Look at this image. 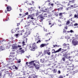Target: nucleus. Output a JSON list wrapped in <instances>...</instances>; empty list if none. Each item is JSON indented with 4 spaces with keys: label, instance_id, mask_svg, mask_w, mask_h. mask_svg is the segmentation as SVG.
<instances>
[{
    "label": "nucleus",
    "instance_id": "obj_1",
    "mask_svg": "<svg viewBox=\"0 0 78 78\" xmlns=\"http://www.w3.org/2000/svg\"><path fill=\"white\" fill-rule=\"evenodd\" d=\"M28 48L31 51H34L36 48H38V47L36 43H34L32 44V46L31 45L29 44L28 46Z\"/></svg>",
    "mask_w": 78,
    "mask_h": 78
},
{
    "label": "nucleus",
    "instance_id": "obj_2",
    "mask_svg": "<svg viewBox=\"0 0 78 78\" xmlns=\"http://www.w3.org/2000/svg\"><path fill=\"white\" fill-rule=\"evenodd\" d=\"M67 52H68V51H67L66 52H64L63 54V56L64 57L62 58V60L64 62H65V61H66V59H69L70 58V56H67V55H70V53H67Z\"/></svg>",
    "mask_w": 78,
    "mask_h": 78
},
{
    "label": "nucleus",
    "instance_id": "obj_3",
    "mask_svg": "<svg viewBox=\"0 0 78 78\" xmlns=\"http://www.w3.org/2000/svg\"><path fill=\"white\" fill-rule=\"evenodd\" d=\"M63 45H64V46H65V47H67V49H62V51L61 52V53L65 52V51H66L67 50H70V47L69 46V45L68 44H63Z\"/></svg>",
    "mask_w": 78,
    "mask_h": 78
},
{
    "label": "nucleus",
    "instance_id": "obj_4",
    "mask_svg": "<svg viewBox=\"0 0 78 78\" xmlns=\"http://www.w3.org/2000/svg\"><path fill=\"white\" fill-rule=\"evenodd\" d=\"M64 62V64L66 65V66H69L70 65V64H71V62L72 61L70 59H68L66 61H65Z\"/></svg>",
    "mask_w": 78,
    "mask_h": 78
},
{
    "label": "nucleus",
    "instance_id": "obj_5",
    "mask_svg": "<svg viewBox=\"0 0 78 78\" xmlns=\"http://www.w3.org/2000/svg\"><path fill=\"white\" fill-rule=\"evenodd\" d=\"M50 48H49L48 50H45L44 51V54H48V55H50L51 52H50Z\"/></svg>",
    "mask_w": 78,
    "mask_h": 78
},
{
    "label": "nucleus",
    "instance_id": "obj_6",
    "mask_svg": "<svg viewBox=\"0 0 78 78\" xmlns=\"http://www.w3.org/2000/svg\"><path fill=\"white\" fill-rule=\"evenodd\" d=\"M72 43L73 45L74 46H76L77 45H78V41L74 40L72 41Z\"/></svg>",
    "mask_w": 78,
    "mask_h": 78
},
{
    "label": "nucleus",
    "instance_id": "obj_7",
    "mask_svg": "<svg viewBox=\"0 0 78 78\" xmlns=\"http://www.w3.org/2000/svg\"><path fill=\"white\" fill-rule=\"evenodd\" d=\"M31 32L30 31V30H27L26 32L25 33V36H28V35H30Z\"/></svg>",
    "mask_w": 78,
    "mask_h": 78
},
{
    "label": "nucleus",
    "instance_id": "obj_8",
    "mask_svg": "<svg viewBox=\"0 0 78 78\" xmlns=\"http://www.w3.org/2000/svg\"><path fill=\"white\" fill-rule=\"evenodd\" d=\"M7 10H5V13H7V12H8V11H11V7L10 6H7Z\"/></svg>",
    "mask_w": 78,
    "mask_h": 78
},
{
    "label": "nucleus",
    "instance_id": "obj_9",
    "mask_svg": "<svg viewBox=\"0 0 78 78\" xmlns=\"http://www.w3.org/2000/svg\"><path fill=\"white\" fill-rule=\"evenodd\" d=\"M15 55V53L14 52H12L10 53V56H9V58H14V57Z\"/></svg>",
    "mask_w": 78,
    "mask_h": 78
},
{
    "label": "nucleus",
    "instance_id": "obj_10",
    "mask_svg": "<svg viewBox=\"0 0 78 78\" xmlns=\"http://www.w3.org/2000/svg\"><path fill=\"white\" fill-rule=\"evenodd\" d=\"M70 6H71L69 8H72V9L73 8H76V7H77V5L76 4H74V5H71Z\"/></svg>",
    "mask_w": 78,
    "mask_h": 78
},
{
    "label": "nucleus",
    "instance_id": "obj_11",
    "mask_svg": "<svg viewBox=\"0 0 78 78\" xmlns=\"http://www.w3.org/2000/svg\"><path fill=\"white\" fill-rule=\"evenodd\" d=\"M14 58L12 57H10V58H9V62H12V61H14Z\"/></svg>",
    "mask_w": 78,
    "mask_h": 78
},
{
    "label": "nucleus",
    "instance_id": "obj_12",
    "mask_svg": "<svg viewBox=\"0 0 78 78\" xmlns=\"http://www.w3.org/2000/svg\"><path fill=\"white\" fill-rule=\"evenodd\" d=\"M61 50H62V48H60L57 50L55 51V52H52V53H58V52H59V51H61Z\"/></svg>",
    "mask_w": 78,
    "mask_h": 78
},
{
    "label": "nucleus",
    "instance_id": "obj_13",
    "mask_svg": "<svg viewBox=\"0 0 78 78\" xmlns=\"http://www.w3.org/2000/svg\"><path fill=\"white\" fill-rule=\"evenodd\" d=\"M30 24H28V25H26L25 26V28L27 29V30H30Z\"/></svg>",
    "mask_w": 78,
    "mask_h": 78
},
{
    "label": "nucleus",
    "instance_id": "obj_14",
    "mask_svg": "<svg viewBox=\"0 0 78 78\" xmlns=\"http://www.w3.org/2000/svg\"><path fill=\"white\" fill-rule=\"evenodd\" d=\"M46 45H47V44H42L40 45V47L41 48H42V47H44L45 46H46Z\"/></svg>",
    "mask_w": 78,
    "mask_h": 78
},
{
    "label": "nucleus",
    "instance_id": "obj_15",
    "mask_svg": "<svg viewBox=\"0 0 78 78\" xmlns=\"http://www.w3.org/2000/svg\"><path fill=\"white\" fill-rule=\"evenodd\" d=\"M69 71H67V72H69V73H71L72 74H73V71H72V70H73V68H72V69H69Z\"/></svg>",
    "mask_w": 78,
    "mask_h": 78
},
{
    "label": "nucleus",
    "instance_id": "obj_16",
    "mask_svg": "<svg viewBox=\"0 0 78 78\" xmlns=\"http://www.w3.org/2000/svg\"><path fill=\"white\" fill-rule=\"evenodd\" d=\"M34 8H35V7L34 6L33 7H31L30 8H28V10L29 11H33V9Z\"/></svg>",
    "mask_w": 78,
    "mask_h": 78
},
{
    "label": "nucleus",
    "instance_id": "obj_17",
    "mask_svg": "<svg viewBox=\"0 0 78 78\" xmlns=\"http://www.w3.org/2000/svg\"><path fill=\"white\" fill-rule=\"evenodd\" d=\"M35 61H31L30 62H29V64L30 65H33V63Z\"/></svg>",
    "mask_w": 78,
    "mask_h": 78
},
{
    "label": "nucleus",
    "instance_id": "obj_18",
    "mask_svg": "<svg viewBox=\"0 0 78 78\" xmlns=\"http://www.w3.org/2000/svg\"><path fill=\"white\" fill-rule=\"evenodd\" d=\"M33 65L34 66H35V67H37L40 66V65H38L37 64H36L34 63H33Z\"/></svg>",
    "mask_w": 78,
    "mask_h": 78
},
{
    "label": "nucleus",
    "instance_id": "obj_19",
    "mask_svg": "<svg viewBox=\"0 0 78 78\" xmlns=\"http://www.w3.org/2000/svg\"><path fill=\"white\" fill-rule=\"evenodd\" d=\"M17 46H13L12 47V49H17Z\"/></svg>",
    "mask_w": 78,
    "mask_h": 78
},
{
    "label": "nucleus",
    "instance_id": "obj_20",
    "mask_svg": "<svg viewBox=\"0 0 78 78\" xmlns=\"http://www.w3.org/2000/svg\"><path fill=\"white\" fill-rule=\"evenodd\" d=\"M69 24H70V21H67L66 23V25H69Z\"/></svg>",
    "mask_w": 78,
    "mask_h": 78
},
{
    "label": "nucleus",
    "instance_id": "obj_21",
    "mask_svg": "<svg viewBox=\"0 0 78 78\" xmlns=\"http://www.w3.org/2000/svg\"><path fill=\"white\" fill-rule=\"evenodd\" d=\"M60 19H64V20H66V18H64V16H60Z\"/></svg>",
    "mask_w": 78,
    "mask_h": 78
},
{
    "label": "nucleus",
    "instance_id": "obj_22",
    "mask_svg": "<svg viewBox=\"0 0 78 78\" xmlns=\"http://www.w3.org/2000/svg\"><path fill=\"white\" fill-rule=\"evenodd\" d=\"M58 11H60V10H62V9H63V7H60L58 9H57Z\"/></svg>",
    "mask_w": 78,
    "mask_h": 78
},
{
    "label": "nucleus",
    "instance_id": "obj_23",
    "mask_svg": "<svg viewBox=\"0 0 78 78\" xmlns=\"http://www.w3.org/2000/svg\"><path fill=\"white\" fill-rule=\"evenodd\" d=\"M78 35L75 34L74 35L75 37H73L72 38L73 39V38H76V39H77V38H78Z\"/></svg>",
    "mask_w": 78,
    "mask_h": 78
},
{
    "label": "nucleus",
    "instance_id": "obj_24",
    "mask_svg": "<svg viewBox=\"0 0 78 78\" xmlns=\"http://www.w3.org/2000/svg\"><path fill=\"white\" fill-rule=\"evenodd\" d=\"M53 72V73H56L57 72V69H54Z\"/></svg>",
    "mask_w": 78,
    "mask_h": 78
},
{
    "label": "nucleus",
    "instance_id": "obj_25",
    "mask_svg": "<svg viewBox=\"0 0 78 78\" xmlns=\"http://www.w3.org/2000/svg\"><path fill=\"white\" fill-rule=\"evenodd\" d=\"M40 39L39 38L37 37V38H35V41L36 42H37V41H39Z\"/></svg>",
    "mask_w": 78,
    "mask_h": 78
},
{
    "label": "nucleus",
    "instance_id": "obj_26",
    "mask_svg": "<svg viewBox=\"0 0 78 78\" xmlns=\"http://www.w3.org/2000/svg\"><path fill=\"white\" fill-rule=\"evenodd\" d=\"M43 16L44 17H47V14L44 13L43 14Z\"/></svg>",
    "mask_w": 78,
    "mask_h": 78
},
{
    "label": "nucleus",
    "instance_id": "obj_27",
    "mask_svg": "<svg viewBox=\"0 0 78 78\" xmlns=\"http://www.w3.org/2000/svg\"><path fill=\"white\" fill-rule=\"evenodd\" d=\"M41 40H40V39H39L37 41V44H38V43H41Z\"/></svg>",
    "mask_w": 78,
    "mask_h": 78
},
{
    "label": "nucleus",
    "instance_id": "obj_28",
    "mask_svg": "<svg viewBox=\"0 0 78 78\" xmlns=\"http://www.w3.org/2000/svg\"><path fill=\"white\" fill-rule=\"evenodd\" d=\"M31 15H29L28 16V17H27V19H30V17H31Z\"/></svg>",
    "mask_w": 78,
    "mask_h": 78
},
{
    "label": "nucleus",
    "instance_id": "obj_29",
    "mask_svg": "<svg viewBox=\"0 0 78 78\" xmlns=\"http://www.w3.org/2000/svg\"><path fill=\"white\" fill-rule=\"evenodd\" d=\"M64 14V13H62V12H60L59 13V16H62V14Z\"/></svg>",
    "mask_w": 78,
    "mask_h": 78
},
{
    "label": "nucleus",
    "instance_id": "obj_30",
    "mask_svg": "<svg viewBox=\"0 0 78 78\" xmlns=\"http://www.w3.org/2000/svg\"><path fill=\"white\" fill-rule=\"evenodd\" d=\"M44 15H42L41 16H40V18L41 19H44V17H45L44 16H43Z\"/></svg>",
    "mask_w": 78,
    "mask_h": 78
},
{
    "label": "nucleus",
    "instance_id": "obj_31",
    "mask_svg": "<svg viewBox=\"0 0 78 78\" xmlns=\"http://www.w3.org/2000/svg\"><path fill=\"white\" fill-rule=\"evenodd\" d=\"M51 71V69L49 68L48 69V72H50Z\"/></svg>",
    "mask_w": 78,
    "mask_h": 78
},
{
    "label": "nucleus",
    "instance_id": "obj_32",
    "mask_svg": "<svg viewBox=\"0 0 78 78\" xmlns=\"http://www.w3.org/2000/svg\"><path fill=\"white\" fill-rule=\"evenodd\" d=\"M75 0H73L72 1H69V3H70L71 2L72 3H74V2H75Z\"/></svg>",
    "mask_w": 78,
    "mask_h": 78
},
{
    "label": "nucleus",
    "instance_id": "obj_33",
    "mask_svg": "<svg viewBox=\"0 0 78 78\" xmlns=\"http://www.w3.org/2000/svg\"><path fill=\"white\" fill-rule=\"evenodd\" d=\"M20 33L19 34V35H22V34H23V33H22V32L21 31H20L19 32Z\"/></svg>",
    "mask_w": 78,
    "mask_h": 78
},
{
    "label": "nucleus",
    "instance_id": "obj_34",
    "mask_svg": "<svg viewBox=\"0 0 78 78\" xmlns=\"http://www.w3.org/2000/svg\"><path fill=\"white\" fill-rule=\"evenodd\" d=\"M67 32V33H73V31L72 30H71L70 31H68Z\"/></svg>",
    "mask_w": 78,
    "mask_h": 78
},
{
    "label": "nucleus",
    "instance_id": "obj_35",
    "mask_svg": "<svg viewBox=\"0 0 78 78\" xmlns=\"http://www.w3.org/2000/svg\"><path fill=\"white\" fill-rule=\"evenodd\" d=\"M23 34H24V33L25 32V30L24 29H23L22 30H21Z\"/></svg>",
    "mask_w": 78,
    "mask_h": 78
},
{
    "label": "nucleus",
    "instance_id": "obj_36",
    "mask_svg": "<svg viewBox=\"0 0 78 78\" xmlns=\"http://www.w3.org/2000/svg\"><path fill=\"white\" fill-rule=\"evenodd\" d=\"M21 52L22 53H24L25 51H24V50L23 49H22L21 51Z\"/></svg>",
    "mask_w": 78,
    "mask_h": 78
},
{
    "label": "nucleus",
    "instance_id": "obj_37",
    "mask_svg": "<svg viewBox=\"0 0 78 78\" xmlns=\"http://www.w3.org/2000/svg\"><path fill=\"white\" fill-rule=\"evenodd\" d=\"M19 34H15V36L16 37H17V36H19Z\"/></svg>",
    "mask_w": 78,
    "mask_h": 78
},
{
    "label": "nucleus",
    "instance_id": "obj_38",
    "mask_svg": "<svg viewBox=\"0 0 78 78\" xmlns=\"http://www.w3.org/2000/svg\"><path fill=\"white\" fill-rule=\"evenodd\" d=\"M21 62V60L20 59L19 60L17 61L18 63H20Z\"/></svg>",
    "mask_w": 78,
    "mask_h": 78
},
{
    "label": "nucleus",
    "instance_id": "obj_39",
    "mask_svg": "<svg viewBox=\"0 0 78 78\" xmlns=\"http://www.w3.org/2000/svg\"><path fill=\"white\" fill-rule=\"evenodd\" d=\"M29 5H32V6H34V4H33L31 3H29Z\"/></svg>",
    "mask_w": 78,
    "mask_h": 78
},
{
    "label": "nucleus",
    "instance_id": "obj_40",
    "mask_svg": "<svg viewBox=\"0 0 78 78\" xmlns=\"http://www.w3.org/2000/svg\"><path fill=\"white\" fill-rule=\"evenodd\" d=\"M69 9H72V8H70V7H68V8H66V11H68L69 10Z\"/></svg>",
    "mask_w": 78,
    "mask_h": 78
},
{
    "label": "nucleus",
    "instance_id": "obj_41",
    "mask_svg": "<svg viewBox=\"0 0 78 78\" xmlns=\"http://www.w3.org/2000/svg\"><path fill=\"white\" fill-rule=\"evenodd\" d=\"M36 69L37 70H38V69H39V68H40V67H35Z\"/></svg>",
    "mask_w": 78,
    "mask_h": 78
},
{
    "label": "nucleus",
    "instance_id": "obj_42",
    "mask_svg": "<svg viewBox=\"0 0 78 78\" xmlns=\"http://www.w3.org/2000/svg\"><path fill=\"white\" fill-rule=\"evenodd\" d=\"M19 69V68L17 67L16 66H15V69H16V70H17V69Z\"/></svg>",
    "mask_w": 78,
    "mask_h": 78
},
{
    "label": "nucleus",
    "instance_id": "obj_43",
    "mask_svg": "<svg viewBox=\"0 0 78 78\" xmlns=\"http://www.w3.org/2000/svg\"><path fill=\"white\" fill-rule=\"evenodd\" d=\"M48 34H50V33L49 32V33H48V34H45L46 36H48Z\"/></svg>",
    "mask_w": 78,
    "mask_h": 78
},
{
    "label": "nucleus",
    "instance_id": "obj_44",
    "mask_svg": "<svg viewBox=\"0 0 78 78\" xmlns=\"http://www.w3.org/2000/svg\"><path fill=\"white\" fill-rule=\"evenodd\" d=\"M74 17L75 18H78V17H77V15H76V14H75V15H74Z\"/></svg>",
    "mask_w": 78,
    "mask_h": 78
},
{
    "label": "nucleus",
    "instance_id": "obj_45",
    "mask_svg": "<svg viewBox=\"0 0 78 78\" xmlns=\"http://www.w3.org/2000/svg\"><path fill=\"white\" fill-rule=\"evenodd\" d=\"M30 18L31 19H34V18H33V16H32V15H31Z\"/></svg>",
    "mask_w": 78,
    "mask_h": 78
},
{
    "label": "nucleus",
    "instance_id": "obj_46",
    "mask_svg": "<svg viewBox=\"0 0 78 78\" xmlns=\"http://www.w3.org/2000/svg\"><path fill=\"white\" fill-rule=\"evenodd\" d=\"M76 73L75 72V71H73V74L72 75H74V74H75V73Z\"/></svg>",
    "mask_w": 78,
    "mask_h": 78
},
{
    "label": "nucleus",
    "instance_id": "obj_47",
    "mask_svg": "<svg viewBox=\"0 0 78 78\" xmlns=\"http://www.w3.org/2000/svg\"><path fill=\"white\" fill-rule=\"evenodd\" d=\"M63 76H62L60 75L59 77L58 78H63Z\"/></svg>",
    "mask_w": 78,
    "mask_h": 78
},
{
    "label": "nucleus",
    "instance_id": "obj_48",
    "mask_svg": "<svg viewBox=\"0 0 78 78\" xmlns=\"http://www.w3.org/2000/svg\"><path fill=\"white\" fill-rule=\"evenodd\" d=\"M29 68H34V66H31L29 67Z\"/></svg>",
    "mask_w": 78,
    "mask_h": 78
},
{
    "label": "nucleus",
    "instance_id": "obj_49",
    "mask_svg": "<svg viewBox=\"0 0 78 78\" xmlns=\"http://www.w3.org/2000/svg\"><path fill=\"white\" fill-rule=\"evenodd\" d=\"M25 14L26 16L28 15V12H27L26 13H25Z\"/></svg>",
    "mask_w": 78,
    "mask_h": 78
},
{
    "label": "nucleus",
    "instance_id": "obj_50",
    "mask_svg": "<svg viewBox=\"0 0 78 78\" xmlns=\"http://www.w3.org/2000/svg\"><path fill=\"white\" fill-rule=\"evenodd\" d=\"M27 40H28V39L27 38H26L25 40H24L25 41V42H27Z\"/></svg>",
    "mask_w": 78,
    "mask_h": 78
},
{
    "label": "nucleus",
    "instance_id": "obj_51",
    "mask_svg": "<svg viewBox=\"0 0 78 78\" xmlns=\"http://www.w3.org/2000/svg\"><path fill=\"white\" fill-rule=\"evenodd\" d=\"M28 62H26V65L27 66H28V67H29L30 66V65H28Z\"/></svg>",
    "mask_w": 78,
    "mask_h": 78
},
{
    "label": "nucleus",
    "instance_id": "obj_52",
    "mask_svg": "<svg viewBox=\"0 0 78 78\" xmlns=\"http://www.w3.org/2000/svg\"><path fill=\"white\" fill-rule=\"evenodd\" d=\"M55 46H56V47H60V45H55Z\"/></svg>",
    "mask_w": 78,
    "mask_h": 78
},
{
    "label": "nucleus",
    "instance_id": "obj_53",
    "mask_svg": "<svg viewBox=\"0 0 78 78\" xmlns=\"http://www.w3.org/2000/svg\"><path fill=\"white\" fill-rule=\"evenodd\" d=\"M51 21H49V25H51Z\"/></svg>",
    "mask_w": 78,
    "mask_h": 78
},
{
    "label": "nucleus",
    "instance_id": "obj_54",
    "mask_svg": "<svg viewBox=\"0 0 78 78\" xmlns=\"http://www.w3.org/2000/svg\"><path fill=\"white\" fill-rule=\"evenodd\" d=\"M20 25V23H17V27H19V25Z\"/></svg>",
    "mask_w": 78,
    "mask_h": 78
},
{
    "label": "nucleus",
    "instance_id": "obj_55",
    "mask_svg": "<svg viewBox=\"0 0 78 78\" xmlns=\"http://www.w3.org/2000/svg\"><path fill=\"white\" fill-rule=\"evenodd\" d=\"M58 74H60V73H61V71H60V70H58Z\"/></svg>",
    "mask_w": 78,
    "mask_h": 78
},
{
    "label": "nucleus",
    "instance_id": "obj_56",
    "mask_svg": "<svg viewBox=\"0 0 78 78\" xmlns=\"http://www.w3.org/2000/svg\"><path fill=\"white\" fill-rule=\"evenodd\" d=\"M17 48H18V47H19V48H20V47H21V45H18V46H17Z\"/></svg>",
    "mask_w": 78,
    "mask_h": 78
},
{
    "label": "nucleus",
    "instance_id": "obj_57",
    "mask_svg": "<svg viewBox=\"0 0 78 78\" xmlns=\"http://www.w3.org/2000/svg\"><path fill=\"white\" fill-rule=\"evenodd\" d=\"M75 72H76V73H78V69L76 70H75Z\"/></svg>",
    "mask_w": 78,
    "mask_h": 78
},
{
    "label": "nucleus",
    "instance_id": "obj_58",
    "mask_svg": "<svg viewBox=\"0 0 78 78\" xmlns=\"http://www.w3.org/2000/svg\"><path fill=\"white\" fill-rule=\"evenodd\" d=\"M31 2L32 5H34V1H32Z\"/></svg>",
    "mask_w": 78,
    "mask_h": 78
},
{
    "label": "nucleus",
    "instance_id": "obj_59",
    "mask_svg": "<svg viewBox=\"0 0 78 78\" xmlns=\"http://www.w3.org/2000/svg\"><path fill=\"white\" fill-rule=\"evenodd\" d=\"M74 67V65H72V66H70V67H72V68H73Z\"/></svg>",
    "mask_w": 78,
    "mask_h": 78
},
{
    "label": "nucleus",
    "instance_id": "obj_60",
    "mask_svg": "<svg viewBox=\"0 0 78 78\" xmlns=\"http://www.w3.org/2000/svg\"><path fill=\"white\" fill-rule=\"evenodd\" d=\"M66 33V30H64L63 31V33Z\"/></svg>",
    "mask_w": 78,
    "mask_h": 78
},
{
    "label": "nucleus",
    "instance_id": "obj_61",
    "mask_svg": "<svg viewBox=\"0 0 78 78\" xmlns=\"http://www.w3.org/2000/svg\"><path fill=\"white\" fill-rule=\"evenodd\" d=\"M52 68H54L55 67H55V65H54V66H52Z\"/></svg>",
    "mask_w": 78,
    "mask_h": 78
},
{
    "label": "nucleus",
    "instance_id": "obj_62",
    "mask_svg": "<svg viewBox=\"0 0 78 78\" xmlns=\"http://www.w3.org/2000/svg\"><path fill=\"white\" fill-rule=\"evenodd\" d=\"M65 27L66 30H67V29L68 28L67 27V26H66Z\"/></svg>",
    "mask_w": 78,
    "mask_h": 78
},
{
    "label": "nucleus",
    "instance_id": "obj_63",
    "mask_svg": "<svg viewBox=\"0 0 78 78\" xmlns=\"http://www.w3.org/2000/svg\"><path fill=\"white\" fill-rule=\"evenodd\" d=\"M25 16H26V15H25V14H23V15L22 16V17H25Z\"/></svg>",
    "mask_w": 78,
    "mask_h": 78
},
{
    "label": "nucleus",
    "instance_id": "obj_64",
    "mask_svg": "<svg viewBox=\"0 0 78 78\" xmlns=\"http://www.w3.org/2000/svg\"><path fill=\"white\" fill-rule=\"evenodd\" d=\"M43 19H41V21H40L41 22H42V21H43Z\"/></svg>",
    "mask_w": 78,
    "mask_h": 78
}]
</instances>
